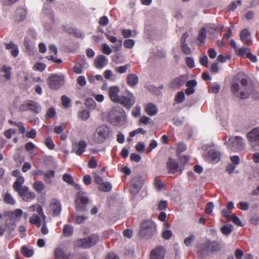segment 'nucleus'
Wrapping results in <instances>:
<instances>
[{"mask_svg": "<svg viewBox=\"0 0 259 259\" xmlns=\"http://www.w3.org/2000/svg\"><path fill=\"white\" fill-rule=\"evenodd\" d=\"M43 11L45 14L49 15L51 19L53 18V13L51 9V8L49 6H46L43 9Z\"/></svg>", "mask_w": 259, "mask_h": 259, "instance_id": "nucleus-60", "label": "nucleus"}, {"mask_svg": "<svg viewBox=\"0 0 259 259\" xmlns=\"http://www.w3.org/2000/svg\"><path fill=\"white\" fill-rule=\"evenodd\" d=\"M188 79L187 75H182L173 79L170 83V86L174 89H178L184 85Z\"/></svg>", "mask_w": 259, "mask_h": 259, "instance_id": "nucleus-17", "label": "nucleus"}, {"mask_svg": "<svg viewBox=\"0 0 259 259\" xmlns=\"http://www.w3.org/2000/svg\"><path fill=\"white\" fill-rule=\"evenodd\" d=\"M54 255L55 259H70L71 253H66L65 249L59 246L55 249Z\"/></svg>", "mask_w": 259, "mask_h": 259, "instance_id": "nucleus-18", "label": "nucleus"}, {"mask_svg": "<svg viewBox=\"0 0 259 259\" xmlns=\"http://www.w3.org/2000/svg\"><path fill=\"white\" fill-rule=\"evenodd\" d=\"M50 208L53 211L54 215H58L61 212V205L56 199H53L51 200L50 203Z\"/></svg>", "mask_w": 259, "mask_h": 259, "instance_id": "nucleus-23", "label": "nucleus"}, {"mask_svg": "<svg viewBox=\"0 0 259 259\" xmlns=\"http://www.w3.org/2000/svg\"><path fill=\"white\" fill-rule=\"evenodd\" d=\"M187 65L190 68L195 67V62L194 59L192 57H188L186 59Z\"/></svg>", "mask_w": 259, "mask_h": 259, "instance_id": "nucleus-55", "label": "nucleus"}, {"mask_svg": "<svg viewBox=\"0 0 259 259\" xmlns=\"http://www.w3.org/2000/svg\"><path fill=\"white\" fill-rule=\"evenodd\" d=\"M221 231L222 234L226 236H229L232 231V225H224L221 228Z\"/></svg>", "mask_w": 259, "mask_h": 259, "instance_id": "nucleus-34", "label": "nucleus"}, {"mask_svg": "<svg viewBox=\"0 0 259 259\" xmlns=\"http://www.w3.org/2000/svg\"><path fill=\"white\" fill-rule=\"evenodd\" d=\"M181 50L182 52L185 54V55H190L191 53V49L188 47L187 44L186 43L185 44H181Z\"/></svg>", "mask_w": 259, "mask_h": 259, "instance_id": "nucleus-48", "label": "nucleus"}, {"mask_svg": "<svg viewBox=\"0 0 259 259\" xmlns=\"http://www.w3.org/2000/svg\"><path fill=\"white\" fill-rule=\"evenodd\" d=\"M11 67L4 66L2 68V71L5 73L3 75L4 77L7 79H10L11 77Z\"/></svg>", "mask_w": 259, "mask_h": 259, "instance_id": "nucleus-43", "label": "nucleus"}, {"mask_svg": "<svg viewBox=\"0 0 259 259\" xmlns=\"http://www.w3.org/2000/svg\"><path fill=\"white\" fill-rule=\"evenodd\" d=\"M135 102L136 99L133 94L130 92H128L126 96L120 97L118 103H120L125 107L130 109L135 103Z\"/></svg>", "mask_w": 259, "mask_h": 259, "instance_id": "nucleus-13", "label": "nucleus"}, {"mask_svg": "<svg viewBox=\"0 0 259 259\" xmlns=\"http://www.w3.org/2000/svg\"><path fill=\"white\" fill-rule=\"evenodd\" d=\"M56 115V112L55 108L51 107L48 109L45 117L46 118H51L55 117Z\"/></svg>", "mask_w": 259, "mask_h": 259, "instance_id": "nucleus-42", "label": "nucleus"}, {"mask_svg": "<svg viewBox=\"0 0 259 259\" xmlns=\"http://www.w3.org/2000/svg\"><path fill=\"white\" fill-rule=\"evenodd\" d=\"M80 118L83 120L88 119L90 117V113L87 110H83L79 113Z\"/></svg>", "mask_w": 259, "mask_h": 259, "instance_id": "nucleus-49", "label": "nucleus"}, {"mask_svg": "<svg viewBox=\"0 0 259 259\" xmlns=\"http://www.w3.org/2000/svg\"><path fill=\"white\" fill-rule=\"evenodd\" d=\"M135 45L134 40L132 39H126L124 42V46L126 48L131 49Z\"/></svg>", "mask_w": 259, "mask_h": 259, "instance_id": "nucleus-58", "label": "nucleus"}, {"mask_svg": "<svg viewBox=\"0 0 259 259\" xmlns=\"http://www.w3.org/2000/svg\"><path fill=\"white\" fill-rule=\"evenodd\" d=\"M195 236L194 235H191L186 238L184 240V243L187 246H190L192 242L194 241Z\"/></svg>", "mask_w": 259, "mask_h": 259, "instance_id": "nucleus-47", "label": "nucleus"}, {"mask_svg": "<svg viewBox=\"0 0 259 259\" xmlns=\"http://www.w3.org/2000/svg\"><path fill=\"white\" fill-rule=\"evenodd\" d=\"M130 158L132 161H134L136 162H139L141 160V156L139 154H136L135 153L131 154Z\"/></svg>", "mask_w": 259, "mask_h": 259, "instance_id": "nucleus-56", "label": "nucleus"}, {"mask_svg": "<svg viewBox=\"0 0 259 259\" xmlns=\"http://www.w3.org/2000/svg\"><path fill=\"white\" fill-rule=\"evenodd\" d=\"M33 187L38 193H40L45 188L44 184L41 181H37L33 183Z\"/></svg>", "mask_w": 259, "mask_h": 259, "instance_id": "nucleus-32", "label": "nucleus"}, {"mask_svg": "<svg viewBox=\"0 0 259 259\" xmlns=\"http://www.w3.org/2000/svg\"><path fill=\"white\" fill-rule=\"evenodd\" d=\"M61 102L63 106L64 107L68 108L70 106L71 100L65 95H63L61 97Z\"/></svg>", "mask_w": 259, "mask_h": 259, "instance_id": "nucleus-46", "label": "nucleus"}, {"mask_svg": "<svg viewBox=\"0 0 259 259\" xmlns=\"http://www.w3.org/2000/svg\"><path fill=\"white\" fill-rule=\"evenodd\" d=\"M145 111L149 115L152 116L157 113L158 110L156 105L150 103L148 104L145 107Z\"/></svg>", "mask_w": 259, "mask_h": 259, "instance_id": "nucleus-27", "label": "nucleus"}, {"mask_svg": "<svg viewBox=\"0 0 259 259\" xmlns=\"http://www.w3.org/2000/svg\"><path fill=\"white\" fill-rule=\"evenodd\" d=\"M119 92V88L117 86H113L110 88L109 94L112 101L118 103V101H119L120 97L118 96Z\"/></svg>", "mask_w": 259, "mask_h": 259, "instance_id": "nucleus-22", "label": "nucleus"}, {"mask_svg": "<svg viewBox=\"0 0 259 259\" xmlns=\"http://www.w3.org/2000/svg\"><path fill=\"white\" fill-rule=\"evenodd\" d=\"M64 83V77L63 75L53 74L48 79V85L51 89L57 90Z\"/></svg>", "mask_w": 259, "mask_h": 259, "instance_id": "nucleus-9", "label": "nucleus"}, {"mask_svg": "<svg viewBox=\"0 0 259 259\" xmlns=\"http://www.w3.org/2000/svg\"><path fill=\"white\" fill-rule=\"evenodd\" d=\"M156 232V226L154 223L150 220L143 222L141 225L139 234L146 238L152 237Z\"/></svg>", "mask_w": 259, "mask_h": 259, "instance_id": "nucleus-7", "label": "nucleus"}, {"mask_svg": "<svg viewBox=\"0 0 259 259\" xmlns=\"http://www.w3.org/2000/svg\"><path fill=\"white\" fill-rule=\"evenodd\" d=\"M108 63V59L104 55H99L96 57L94 65L96 68L101 69L105 67Z\"/></svg>", "mask_w": 259, "mask_h": 259, "instance_id": "nucleus-21", "label": "nucleus"}, {"mask_svg": "<svg viewBox=\"0 0 259 259\" xmlns=\"http://www.w3.org/2000/svg\"><path fill=\"white\" fill-rule=\"evenodd\" d=\"M251 34L247 29H243L240 34L241 40L246 45H249L251 44Z\"/></svg>", "mask_w": 259, "mask_h": 259, "instance_id": "nucleus-25", "label": "nucleus"}, {"mask_svg": "<svg viewBox=\"0 0 259 259\" xmlns=\"http://www.w3.org/2000/svg\"><path fill=\"white\" fill-rule=\"evenodd\" d=\"M109 22V19L106 16L101 17L99 21V24L103 26H106Z\"/></svg>", "mask_w": 259, "mask_h": 259, "instance_id": "nucleus-59", "label": "nucleus"}, {"mask_svg": "<svg viewBox=\"0 0 259 259\" xmlns=\"http://www.w3.org/2000/svg\"><path fill=\"white\" fill-rule=\"evenodd\" d=\"M55 177V171L53 170H49L46 172H44V179L45 181H47L48 179L53 178Z\"/></svg>", "mask_w": 259, "mask_h": 259, "instance_id": "nucleus-44", "label": "nucleus"}, {"mask_svg": "<svg viewBox=\"0 0 259 259\" xmlns=\"http://www.w3.org/2000/svg\"><path fill=\"white\" fill-rule=\"evenodd\" d=\"M4 201L5 203L10 205H14L15 204V200L9 193H6L4 197Z\"/></svg>", "mask_w": 259, "mask_h": 259, "instance_id": "nucleus-33", "label": "nucleus"}, {"mask_svg": "<svg viewBox=\"0 0 259 259\" xmlns=\"http://www.w3.org/2000/svg\"><path fill=\"white\" fill-rule=\"evenodd\" d=\"M250 51V49L249 48L242 47L241 48H238L236 51V53L239 56H243L245 55L247 57V54H248V53H249Z\"/></svg>", "mask_w": 259, "mask_h": 259, "instance_id": "nucleus-38", "label": "nucleus"}, {"mask_svg": "<svg viewBox=\"0 0 259 259\" xmlns=\"http://www.w3.org/2000/svg\"><path fill=\"white\" fill-rule=\"evenodd\" d=\"M21 252L26 257H30L33 256L34 251L32 248H29L26 245H23L21 248Z\"/></svg>", "mask_w": 259, "mask_h": 259, "instance_id": "nucleus-29", "label": "nucleus"}, {"mask_svg": "<svg viewBox=\"0 0 259 259\" xmlns=\"http://www.w3.org/2000/svg\"><path fill=\"white\" fill-rule=\"evenodd\" d=\"M90 201V199L87 195V193L82 190L79 191L75 195L76 210L78 211H86V206Z\"/></svg>", "mask_w": 259, "mask_h": 259, "instance_id": "nucleus-5", "label": "nucleus"}, {"mask_svg": "<svg viewBox=\"0 0 259 259\" xmlns=\"http://www.w3.org/2000/svg\"><path fill=\"white\" fill-rule=\"evenodd\" d=\"M229 221H232L235 225L238 226H243V224L242 223L241 221L239 218L235 214L231 215L230 220H229Z\"/></svg>", "mask_w": 259, "mask_h": 259, "instance_id": "nucleus-41", "label": "nucleus"}, {"mask_svg": "<svg viewBox=\"0 0 259 259\" xmlns=\"http://www.w3.org/2000/svg\"><path fill=\"white\" fill-rule=\"evenodd\" d=\"M46 65L43 63L38 62L34 64V68L36 70L42 71L45 70Z\"/></svg>", "mask_w": 259, "mask_h": 259, "instance_id": "nucleus-51", "label": "nucleus"}, {"mask_svg": "<svg viewBox=\"0 0 259 259\" xmlns=\"http://www.w3.org/2000/svg\"><path fill=\"white\" fill-rule=\"evenodd\" d=\"M131 66L130 64H127L123 66L116 67L115 70L119 74H123L126 72L127 69Z\"/></svg>", "mask_w": 259, "mask_h": 259, "instance_id": "nucleus-39", "label": "nucleus"}, {"mask_svg": "<svg viewBox=\"0 0 259 259\" xmlns=\"http://www.w3.org/2000/svg\"><path fill=\"white\" fill-rule=\"evenodd\" d=\"M220 158V152L214 149L209 150L206 155V160L212 164L218 162Z\"/></svg>", "mask_w": 259, "mask_h": 259, "instance_id": "nucleus-15", "label": "nucleus"}, {"mask_svg": "<svg viewBox=\"0 0 259 259\" xmlns=\"http://www.w3.org/2000/svg\"><path fill=\"white\" fill-rule=\"evenodd\" d=\"M29 222L30 223L35 225L37 227H39L41 226V220L40 217L37 215H33L32 217L30 218Z\"/></svg>", "mask_w": 259, "mask_h": 259, "instance_id": "nucleus-35", "label": "nucleus"}, {"mask_svg": "<svg viewBox=\"0 0 259 259\" xmlns=\"http://www.w3.org/2000/svg\"><path fill=\"white\" fill-rule=\"evenodd\" d=\"M166 165L169 173L175 174L178 171L179 164L175 159L169 158L166 163Z\"/></svg>", "mask_w": 259, "mask_h": 259, "instance_id": "nucleus-24", "label": "nucleus"}, {"mask_svg": "<svg viewBox=\"0 0 259 259\" xmlns=\"http://www.w3.org/2000/svg\"><path fill=\"white\" fill-rule=\"evenodd\" d=\"M65 127V125L64 124H63L60 126H56L54 127V131L57 134H60L63 132Z\"/></svg>", "mask_w": 259, "mask_h": 259, "instance_id": "nucleus-62", "label": "nucleus"}, {"mask_svg": "<svg viewBox=\"0 0 259 259\" xmlns=\"http://www.w3.org/2000/svg\"><path fill=\"white\" fill-rule=\"evenodd\" d=\"M154 185L155 187L158 190H161L164 187V184L162 182L158 179H155Z\"/></svg>", "mask_w": 259, "mask_h": 259, "instance_id": "nucleus-63", "label": "nucleus"}, {"mask_svg": "<svg viewBox=\"0 0 259 259\" xmlns=\"http://www.w3.org/2000/svg\"><path fill=\"white\" fill-rule=\"evenodd\" d=\"M19 196L23 200L28 202L35 198V194L34 192L29 191L28 187L24 186L23 189L18 193Z\"/></svg>", "mask_w": 259, "mask_h": 259, "instance_id": "nucleus-16", "label": "nucleus"}, {"mask_svg": "<svg viewBox=\"0 0 259 259\" xmlns=\"http://www.w3.org/2000/svg\"><path fill=\"white\" fill-rule=\"evenodd\" d=\"M108 119L113 125L120 126L125 123L126 115L122 108L119 106H114L109 113Z\"/></svg>", "mask_w": 259, "mask_h": 259, "instance_id": "nucleus-2", "label": "nucleus"}, {"mask_svg": "<svg viewBox=\"0 0 259 259\" xmlns=\"http://www.w3.org/2000/svg\"><path fill=\"white\" fill-rule=\"evenodd\" d=\"M251 146L254 150H259V128L252 130L247 134Z\"/></svg>", "mask_w": 259, "mask_h": 259, "instance_id": "nucleus-10", "label": "nucleus"}, {"mask_svg": "<svg viewBox=\"0 0 259 259\" xmlns=\"http://www.w3.org/2000/svg\"><path fill=\"white\" fill-rule=\"evenodd\" d=\"M237 206L242 210H247L249 207V204L247 202H240Z\"/></svg>", "mask_w": 259, "mask_h": 259, "instance_id": "nucleus-52", "label": "nucleus"}, {"mask_svg": "<svg viewBox=\"0 0 259 259\" xmlns=\"http://www.w3.org/2000/svg\"><path fill=\"white\" fill-rule=\"evenodd\" d=\"M22 110H30L34 113L38 114L41 110V106L37 102L28 100L24 102L21 106Z\"/></svg>", "mask_w": 259, "mask_h": 259, "instance_id": "nucleus-11", "label": "nucleus"}, {"mask_svg": "<svg viewBox=\"0 0 259 259\" xmlns=\"http://www.w3.org/2000/svg\"><path fill=\"white\" fill-rule=\"evenodd\" d=\"M185 100V94L183 92H179L176 96L175 100L178 103H182Z\"/></svg>", "mask_w": 259, "mask_h": 259, "instance_id": "nucleus-50", "label": "nucleus"}, {"mask_svg": "<svg viewBox=\"0 0 259 259\" xmlns=\"http://www.w3.org/2000/svg\"><path fill=\"white\" fill-rule=\"evenodd\" d=\"M98 189L100 191L109 192L112 189V185L109 182H103L98 186Z\"/></svg>", "mask_w": 259, "mask_h": 259, "instance_id": "nucleus-31", "label": "nucleus"}, {"mask_svg": "<svg viewBox=\"0 0 259 259\" xmlns=\"http://www.w3.org/2000/svg\"><path fill=\"white\" fill-rule=\"evenodd\" d=\"M157 146V143L155 140H152L150 144L149 145L147 153L151 152L153 149L155 148Z\"/></svg>", "mask_w": 259, "mask_h": 259, "instance_id": "nucleus-64", "label": "nucleus"}, {"mask_svg": "<svg viewBox=\"0 0 259 259\" xmlns=\"http://www.w3.org/2000/svg\"><path fill=\"white\" fill-rule=\"evenodd\" d=\"M110 137V130L105 125H102L98 127L95 130L92 139L96 144L103 143Z\"/></svg>", "mask_w": 259, "mask_h": 259, "instance_id": "nucleus-4", "label": "nucleus"}, {"mask_svg": "<svg viewBox=\"0 0 259 259\" xmlns=\"http://www.w3.org/2000/svg\"><path fill=\"white\" fill-rule=\"evenodd\" d=\"M73 233V227L70 225H65L63 229V234L65 237H70L72 235Z\"/></svg>", "mask_w": 259, "mask_h": 259, "instance_id": "nucleus-30", "label": "nucleus"}, {"mask_svg": "<svg viewBox=\"0 0 259 259\" xmlns=\"http://www.w3.org/2000/svg\"><path fill=\"white\" fill-rule=\"evenodd\" d=\"M102 52L106 55H109L112 53V50L107 44H104L102 45Z\"/></svg>", "mask_w": 259, "mask_h": 259, "instance_id": "nucleus-54", "label": "nucleus"}, {"mask_svg": "<svg viewBox=\"0 0 259 259\" xmlns=\"http://www.w3.org/2000/svg\"><path fill=\"white\" fill-rule=\"evenodd\" d=\"M144 184V180L142 177L137 176L134 178L131 181L130 192L132 194L136 195L140 191Z\"/></svg>", "mask_w": 259, "mask_h": 259, "instance_id": "nucleus-12", "label": "nucleus"}, {"mask_svg": "<svg viewBox=\"0 0 259 259\" xmlns=\"http://www.w3.org/2000/svg\"><path fill=\"white\" fill-rule=\"evenodd\" d=\"M213 208H214V204H213V202H209L206 204V207L205 208V212L207 214H210L212 212Z\"/></svg>", "mask_w": 259, "mask_h": 259, "instance_id": "nucleus-53", "label": "nucleus"}, {"mask_svg": "<svg viewBox=\"0 0 259 259\" xmlns=\"http://www.w3.org/2000/svg\"><path fill=\"white\" fill-rule=\"evenodd\" d=\"M25 179L22 176L18 177L13 185V188L18 194L23 189Z\"/></svg>", "mask_w": 259, "mask_h": 259, "instance_id": "nucleus-26", "label": "nucleus"}, {"mask_svg": "<svg viewBox=\"0 0 259 259\" xmlns=\"http://www.w3.org/2000/svg\"><path fill=\"white\" fill-rule=\"evenodd\" d=\"M62 179L63 181L70 185L73 184L74 179L73 177L68 174H64L62 176Z\"/></svg>", "mask_w": 259, "mask_h": 259, "instance_id": "nucleus-40", "label": "nucleus"}, {"mask_svg": "<svg viewBox=\"0 0 259 259\" xmlns=\"http://www.w3.org/2000/svg\"><path fill=\"white\" fill-rule=\"evenodd\" d=\"M45 145L50 150H53L55 148V145L51 137H48L46 139Z\"/></svg>", "mask_w": 259, "mask_h": 259, "instance_id": "nucleus-45", "label": "nucleus"}, {"mask_svg": "<svg viewBox=\"0 0 259 259\" xmlns=\"http://www.w3.org/2000/svg\"><path fill=\"white\" fill-rule=\"evenodd\" d=\"M229 141L232 143V146L237 150H241L244 148L243 139L241 137H230Z\"/></svg>", "mask_w": 259, "mask_h": 259, "instance_id": "nucleus-19", "label": "nucleus"}, {"mask_svg": "<svg viewBox=\"0 0 259 259\" xmlns=\"http://www.w3.org/2000/svg\"><path fill=\"white\" fill-rule=\"evenodd\" d=\"M22 210L21 209H16L14 211H9L3 213L4 217H7L5 220V225L8 232L11 233L16 228L15 217H21Z\"/></svg>", "mask_w": 259, "mask_h": 259, "instance_id": "nucleus-3", "label": "nucleus"}, {"mask_svg": "<svg viewBox=\"0 0 259 259\" xmlns=\"http://www.w3.org/2000/svg\"><path fill=\"white\" fill-rule=\"evenodd\" d=\"M99 240V236L94 234L87 237L76 240L75 242V245L77 247L84 249L89 248L97 243Z\"/></svg>", "mask_w": 259, "mask_h": 259, "instance_id": "nucleus-8", "label": "nucleus"}, {"mask_svg": "<svg viewBox=\"0 0 259 259\" xmlns=\"http://www.w3.org/2000/svg\"><path fill=\"white\" fill-rule=\"evenodd\" d=\"M162 237L165 239H169L172 236V232L169 230H165L162 234Z\"/></svg>", "mask_w": 259, "mask_h": 259, "instance_id": "nucleus-57", "label": "nucleus"}, {"mask_svg": "<svg viewBox=\"0 0 259 259\" xmlns=\"http://www.w3.org/2000/svg\"><path fill=\"white\" fill-rule=\"evenodd\" d=\"M206 37V32L205 28H202L199 32L198 36V40L203 44L204 42L205 39Z\"/></svg>", "mask_w": 259, "mask_h": 259, "instance_id": "nucleus-37", "label": "nucleus"}, {"mask_svg": "<svg viewBox=\"0 0 259 259\" xmlns=\"http://www.w3.org/2000/svg\"><path fill=\"white\" fill-rule=\"evenodd\" d=\"M87 147V143L83 140L80 141L78 142H74L72 145L71 152L80 156L84 152Z\"/></svg>", "mask_w": 259, "mask_h": 259, "instance_id": "nucleus-14", "label": "nucleus"}, {"mask_svg": "<svg viewBox=\"0 0 259 259\" xmlns=\"http://www.w3.org/2000/svg\"><path fill=\"white\" fill-rule=\"evenodd\" d=\"M221 244L216 241H208L205 243L198 251L199 255L202 257L208 255L210 252H217L221 250Z\"/></svg>", "mask_w": 259, "mask_h": 259, "instance_id": "nucleus-6", "label": "nucleus"}, {"mask_svg": "<svg viewBox=\"0 0 259 259\" xmlns=\"http://www.w3.org/2000/svg\"><path fill=\"white\" fill-rule=\"evenodd\" d=\"M165 254L163 247L158 246L151 252L150 258L151 259H163Z\"/></svg>", "mask_w": 259, "mask_h": 259, "instance_id": "nucleus-20", "label": "nucleus"}, {"mask_svg": "<svg viewBox=\"0 0 259 259\" xmlns=\"http://www.w3.org/2000/svg\"><path fill=\"white\" fill-rule=\"evenodd\" d=\"M15 133V130L10 128L4 132V135L7 139H9L12 138V134H14Z\"/></svg>", "mask_w": 259, "mask_h": 259, "instance_id": "nucleus-61", "label": "nucleus"}, {"mask_svg": "<svg viewBox=\"0 0 259 259\" xmlns=\"http://www.w3.org/2000/svg\"><path fill=\"white\" fill-rule=\"evenodd\" d=\"M126 80L127 84L132 87L136 86L139 82L138 76L134 73L128 74Z\"/></svg>", "mask_w": 259, "mask_h": 259, "instance_id": "nucleus-28", "label": "nucleus"}, {"mask_svg": "<svg viewBox=\"0 0 259 259\" xmlns=\"http://www.w3.org/2000/svg\"><path fill=\"white\" fill-rule=\"evenodd\" d=\"M240 82L241 85V89L238 83H233L231 85V91L237 97L241 99H247L251 95V89L248 85L246 76H244L243 78H241Z\"/></svg>", "mask_w": 259, "mask_h": 259, "instance_id": "nucleus-1", "label": "nucleus"}, {"mask_svg": "<svg viewBox=\"0 0 259 259\" xmlns=\"http://www.w3.org/2000/svg\"><path fill=\"white\" fill-rule=\"evenodd\" d=\"M86 107L90 110L94 109L96 104L94 100L91 98H87L85 102Z\"/></svg>", "mask_w": 259, "mask_h": 259, "instance_id": "nucleus-36", "label": "nucleus"}]
</instances>
